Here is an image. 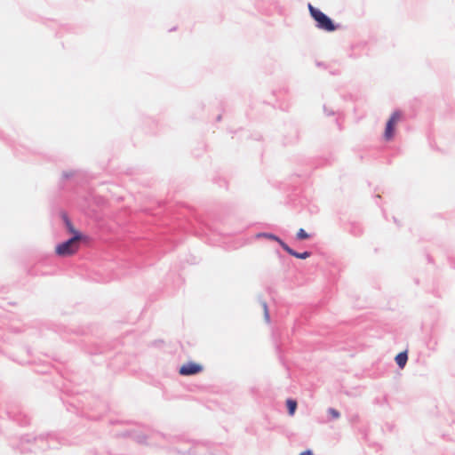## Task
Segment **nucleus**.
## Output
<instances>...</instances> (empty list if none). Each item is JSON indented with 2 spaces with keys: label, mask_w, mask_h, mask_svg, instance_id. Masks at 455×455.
Masks as SVG:
<instances>
[{
  "label": "nucleus",
  "mask_w": 455,
  "mask_h": 455,
  "mask_svg": "<svg viewBox=\"0 0 455 455\" xmlns=\"http://www.w3.org/2000/svg\"><path fill=\"white\" fill-rule=\"evenodd\" d=\"M82 239V235H73L72 238L57 245L56 253L62 257L71 256L75 254L79 249V242Z\"/></svg>",
  "instance_id": "f257e3e1"
},
{
  "label": "nucleus",
  "mask_w": 455,
  "mask_h": 455,
  "mask_svg": "<svg viewBox=\"0 0 455 455\" xmlns=\"http://www.w3.org/2000/svg\"><path fill=\"white\" fill-rule=\"evenodd\" d=\"M311 16L317 22V27L325 31H334L336 29L332 20L327 17L323 12L315 9L311 4L308 6Z\"/></svg>",
  "instance_id": "f03ea898"
},
{
  "label": "nucleus",
  "mask_w": 455,
  "mask_h": 455,
  "mask_svg": "<svg viewBox=\"0 0 455 455\" xmlns=\"http://www.w3.org/2000/svg\"><path fill=\"white\" fill-rule=\"evenodd\" d=\"M204 367L201 363L196 362H188L182 364L179 370V373L182 376L196 375L202 372Z\"/></svg>",
  "instance_id": "7ed1b4c3"
},
{
  "label": "nucleus",
  "mask_w": 455,
  "mask_h": 455,
  "mask_svg": "<svg viewBox=\"0 0 455 455\" xmlns=\"http://www.w3.org/2000/svg\"><path fill=\"white\" fill-rule=\"evenodd\" d=\"M402 115L400 112H394L387 123L384 137L387 140H390L394 136L395 126L401 120Z\"/></svg>",
  "instance_id": "20e7f679"
},
{
  "label": "nucleus",
  "mask_w": 455,
  "mask_h": 455,
  "mask_svg": "<svg viewBox=\"0 0 455 455\" xmlns=\"http://www.w3.org/2000/svg\"><path fill=\"white\" fill-rule=\"evenodd\" d=\"M280 245L290 255H291L295 258H298V259H306L309 258L311 255L310 252H308V251H304L301 253L297 252L294 250H292L291 248H290L284 242H280Z\"/></svg>",
  "instance_id": "39448f33"
},
{
  "label": "nucleus",
  "mask_w": 455,
  "mask_h": 455,
  "mask_svg": "<svg viewBox=\"0 0 455 455\" xmlns=\"http://www.w3.org/2000/svg\"><path fill=\"white\" fill-rule=\"evenodd\" d=\"M407 360H408V355H407V352H405V351L399 353L395 356V362L401 369H403L405 366Z\"/></svg>",
  "instance_id": "423d86ee"
},
{
  "label": "nucleus",
  "mask_w": 455,
  "mask_h": 455,
  "mask_svg": "<svg viewBox=\"0 0 455 455\" xmlns=\"http://www.w3.org/2000/svg\"><path fill=\"white\" fill-rule=\"evenodd\" d=\"M286 405L288 408L289 415H291V416L294 415L296 409H297V402L293 399H287Z\"/></svg>",
  "instance_id": "0eeeda50"
},
{
  "label": "nucleus",
  "mask_w": 455,
  "mask_h": 455,
  "mask_svg": "<svg viewBox=\"0 0 455 455\" xmlns=\"http://www.w3.org/2000/svg\"><path fill=\"white\" fill-rule=\"evenodd\" d=\"M63 219H64V221H65V224H66V227L68 228V230L73 234V235H76V234L77 235H81L75 228L74 226L72 225L71 221L69 220V219L64 215L63 216Z\"/></svg>",
  "instance_id": "6e6552de"
},
{
  "label": "nucleus",
  "mask_w": 455,
  "mask_h": 455,
  "mask_svg": "<svg viewBox=\"0 0 455 455\" xmlns=\"http://www.w3.org/2000/svg\"><path fill=\"white\" fill-rule=\"evenodd\" d=\"M258 236H262V237H266L270 240L276 241L279 244H280V242H283L279 237H277L276 235H275L273 234L262 233V234H259Z\"/></svg>",
  "instance_id": "1a4fd4ad"
},
{
  "label": "nucleus",
  "mask_w": 455,
  "mask_h": 455,
  "mask_svg": "<svg viewBox=\"0 0 455 455\" xmlns=\"http://www.w3.org/2000/svg\"><path fill=\"white\" fill-rule=\"evenodd\" d=\"M296 237L298 240H306L309 238V235L303 228H299L297 232Z\"/></svg>",
  "instance_id": "9d476101"
},
{
  "label": "nucleus",
  "mask_w": 455,
  "mask_h": 455,
  "mask_svg": "<svg viewBox=\"0 0 455 455\" xmlns=\"http://www.w3.org/2000/svg\"><path fill=\"white\" fill-rule=\"evenodd\" d=\"M262 307H263L265 320H266L267 323H269L270 322V316H269V312H268V307H267V303L263 302L262 303Z\"/></svg>",
  "instance_id": "9b49d317"
},
{
  "label": "nucleus",
  "mask_w": 455,
  "mask_h": 455,
  "mask_svg": "<svg viewBox=\"0 0 455 455\" xmlns=\"http://www.w3.org/2000/svg\"><path fill=\"white\" fill-rule=\"evenodd\" d=\"M328 412H329V414L331 415V417L332 419H339V416H340L339 412L337 410L333 409V408H330V409L328 410Z\"/></svg>",
  "instance_id": "f8f14e48"
},
{
  "label": "nucleus",
  "mask_w": 455,
  "mask_h": 455,
  "mask_svg": "<svg viewBox=\"0 0 455 455\" xmlns=\"http://www.w3.org/2000/svg\"><path fill=\"white\" fill-rule=\"evenodd\" d=\"M299 455H312V452L310 451H306L300 453Z\"/></svg>",
  "instance_id": "ddd939ff"
}]
</instances>
